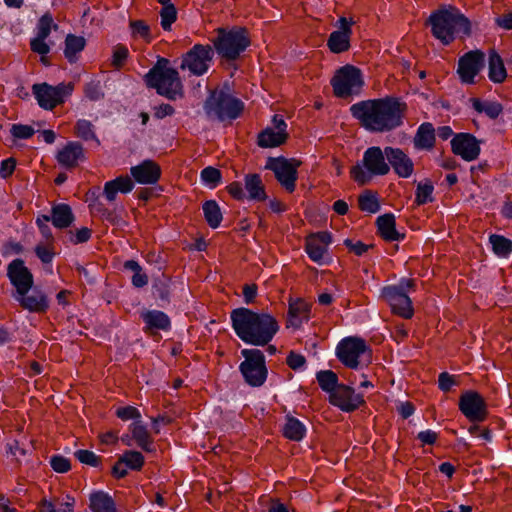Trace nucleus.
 Returning a JSON list of instances; mask_svg holds the SVG:
<instances>
[{
	"label": "nucleus",
	"mask_w": 512,
	"mask_h": 512,
	"mask_svg": "<svg viewBox=\"0 0 512 512\" xmlns=\"http://www.w3.org/2000/svg\"><path fill=\"white\" fill-rule=\"evenodd\" d=\"M286 362L291 369L298 370L304 367L306 359L302 354L290 352L287 356Z\"/></svg>",
	"instance_id": "052dcab7"
},
{
	"label": "nucleus",
	"mask_w": 512,
	"mask_h": 512,
	"mask_svg": "<svg viewBox=\"0 0 512 512\" xmlns=\"http://www.w3.org/2000/svg\"><path fill=\"white\" fill-rule=\"evenodd\" d=\"M459 410L472 422H482L488 415L484 398L475 391H466L460 396Z\"/></svg>",
	"instance_id": "2eb2a0df"
},
{
	"label": "nucleus",
	"mask_w": 512,
	"mask_h": 512,
	"mask_svg": "<svg viewBox=\"0 0 512 512\" xmlns=\"http://www.w3.org/2000/svg\"><path fill=\"white\" fill-rule=\"evenodd\" d=\"M390 172L385 148L379 146L367 148L362 160L357 162L350 170L351 178L359 185H366L374 177L385 176Z\"/></svg>",
	"instance_id": "39448f33"
},
{
	"label": "nucleus",
	"mask_w": 512,
	"mask_h": 512,
	"mask_svg": "<svg viewBox=\"0 0 512 512\" xmlns=\"http://www.w3.org/2000/svg\"><path fill=\"white\" fill-rule=\"evenodd\" d=\"M20 306L32 313H43L49 308V300L45 293L40 290H33L31 294L25 292L19 295H13Z\"/></svg>",
	"instance_id": "393cba45"
},
{
	"label": "nucleus",
	"mask_w": 512,
	"mask_h": 512,
	"mask_svg": "<svg viewBox=\"0 0 512 512\" xmlns=\"http://www.w3.org/2000/svg\"><path fill=\"white\" fill-rule=\"evenodd\" d=\"M160 24L165 31H170L172 24L177 20V10L173 4L163 6L160 10Z\"/></svg>",
	"instance_id": "8fccbe9b"
},
{
	"label": "nucleus",
	"mask_w": 512,
	"mask_h": 512,
	"mask_svg": "<svg viewBox=\"0 0 512 512\" xmlns=\"http://www.w3.org/2000/svg\"><path fill=\"white\" fill-rule=\"evenodd\" d=\"M16 168V160L14 158L4 159L0 164V177L6 179L10 177Z\"/></svg>",
	"instance_id": "e2e57ef3"
},
{
	"label": "nucleus",
	"mask_w": 512,
	"mask_h": 512,
	"mask_svg": "<svg viewBox=\"0 0 512 512\" xmlns=\"http://www.w3.org/2000/svg\"><path fill=\"white\" fill-rule=\"evenodd\" d=\"M405 105L394 98L366 100L351 106L352 115L371 132L391 131L402 124Z\"/></svg>",
	"instance_id": "f257e3e1"
},
{
	"label": "nucleus",
	"mask_w": 512,
	"mask_h": 512,
	"mask_svg": "<svg viewBox=\"0 0 512 512\" xmlns=\"http://www.w3.org/2000/svg\"><path fill=\"white\" fill-rule=\"evenodd\" d=\"M116 415L123 421L132 419L135 421H140L139 419L141 418L140 411L134 406L120 407L116 410Z\"/></svg>",
	"instance_id": "5fc2aeb1"
},
{
	"label": "nucleus",
	"mask_w": 512,
	"mask_h": 512,
	"mask_svg": "<svg viewBox=\"0 0 512 512\" xmlns=\"http://www.w3.org/2000/svg\"><path fill=\"white\" fill-rule=\"evenodd\" d=\"M148 87L156 89L157 93L174 100L182 95V83L176 69L169 66V60L159 58L156 64L145 75Z\"/></svg>",
	"instance_id": "20e7f679"
},
{
	"label": "nucleus",
	"mask_w": 512,
	"mask_h": 512,
	"mask_svg": "<svg viewBox=\"0 0 512 512\" xmlns=\"http://www.w3.org/2000/svg\"><path fill=\"white\" fill-rule=\"evenodd\" d=\"M217 32L218 36L213 44L217 53L226 59H236L250 44L246 30L243 28L230 30L219 28Z\"/></svg>",
	"instance_id": "6e6552de"
},
{
	"label": "nucleus",
	"mask_w": 512,
	"mask_h": 512,
	"mask_svg": "<svg viewBox=\"0 0 512 512\" xmlns=\"http://www.w3.org/2000/svg\"><path fill=\"white\" fill-rule=\"evenodd\" d=\"M432 35L443 45H449L462 34H471V23L467 17L456 7L448 5L440 8L429 16Z\"/></svg>",
	"instance_id": "7ed1b4c3"
},
{
	"label": "nucleus",
	"mask_w": 512,
	"mask_h": 512,
	"mask_svg": "<svg viewBox=\"0 0 512 512\" xmlns=\"http://www.w3.org/2000/svg\"><path fill=\"white\" fill-rule=\"evenodd\" d=\"M283 434L289 440L301 441L306 434V428L297 418L288 417L283 427Z\"/></svg>",
	"instance_id": "ea45409f"
},
{
	"label": "nucleus",
	"mask_w": 512,
	"mask_h": 512,
	"mask_svg": "<svg viewBox=\"0 0 512 512\" xmlns=\"http://www.w3.org/2000/svg\"><path fill=\"white\" fill-rule=\"evenodd\" d=\"M434 187L431 182H420L417 185L415 202L418 205H424L433 201Z\"/></svg>",
	"instance_id": "de8ad7c7"
},
{
	"label": "nucleus",
	"mask_w": 512,
	"mask_h": 512,
	"mask_svg": "<svg viewBox=\"0 0 512 512\" xmlns=\"http://www.w3.org/2000/svg\"><path fill=\"white\" fill-rule=\"evenodd\" d=\"M235 334L246 344L265 346L279 330L276 319L267 313H256L248 308H237L230 315Z\"/></svg>",
	"instance_id": "f03ea898"
},
{
	"label": "nucleus",
	"mask_w": 512,
	"mask_h": 512,
	"mask_svg": "<svg viewBox=\"0 0 512 512\" xmlns=\"http://www.w3.org/2000/svg\"><path fill=\"white\" fill-rule=\"evenodd\" d=\"M73 86L71 84H58L51 86L47 83L34 84L32 87L33 94L39 106L46 110H52L57 105L64 102L65 98L72 93Z\"/></svg>",
	"instance_id": "f8f14e48"
},
{
	"label": "nucleus",
	"mask_w": 512,
	"mask_h": 512,
	"mask_svg": "<svg viewBox=\"0 0 512 512\" xmlns=\"http://www.w3.org/2000/svg\"><path fill=\"white\" fill-rule=\"evenodd\" d=\"M92 209L99 213L101 218L112 223L116 224L118 222V216L114 211H111L107 208L102 207L100 203L91 204Z\"/></svg>",
	"instance_id": "bf43d9fd"
},
{
	"label": "nucleus",
	"mask_w": 512,
	"mask_h": 512,
	"mask_svg": "<svg viewBox=\"0 0 512 512\" xmlns=\"http://www.w3.org/2000/svg\"><path fill=\"white\" fill-rule=\"evenodd\" d=\"M359 208L368 213H376L380 209L377 195L371 191H366L358 198Z\"/></svg>",
	"instance_id": "49530a36"
},
{
	"label": "nucleus",
	"mask_w": 512,
	"mask_h": 512,
	"mask_svg": "<svg viewBox=\"0 0 512 512\" xmlns=\"http://www.w3.org/2000/svg\"><path fill=\"white\" fill-rule=\"evenodd\" d=\"M58 163L65 168H73L85 159L84 148L79 142L70 141L56 155Z\"/></svg>",
	"instance_id": "bb28decb"
},
{
	"label": "nucleus",
	"mask_w": 512,
	"mask_h": 512,
	"mask_svg": "<svg viewBox=\"0 0 512 512\" xmlns=\"http://www.w3.org/2000/svg\"><path fill=\"white\" fill-rule=\"evenodd\" d=\"M310 306L303 299L289 301L288 327L298 328L304 321L309 319Z\"/></svg>",
	"instance_id": "cd10ccee"
},
{
	"label": "nucleus",
	"mask_w": 512,
	"mask_h": 512,
	"mask_svg": "<svg viewBox=\"0 0 512 512\" xmlns=\"http://www.w3.org/2000/svg\"><path fill=\"white\" fill-rule=\"evenodd\" d=\"M129 432L134 437L135 444L146 452H151L153 448V439L147 427L141 421H134L129 426Z\"/></svg>",
	"instance_id": "473e14b6"
},
{
	"label": "nucleus",
	"mask_w": 512,
	"mask_h": 512,
	"mask_svg": "<svg viewBox=\"0 0 512 512\" xmlns=\"http://www.w3.org/2000/svg\"><path fill=\"white\" fill-rule=\"evenodd\" d=\"M414 286L413 279L403 278L397 285L384 287L381 296L389 304L394 314L404 319H410L414 315V309L408 293L414 289Z\"/></svg>",
	"instance_id": "423d86ee"
},
{
	"label": "nucleus",
	"mask_w": 512,
	"mask_h": 512,
	"mask_svg": "<svg viewBox=\"0 0 512 512\" xmlns=\"http://www.w3.org/2000/svg\"><path fill=\"white\" fill-rule=\"evenodd\" d=\"M243 108V103L240 100L224 92H213L204 105L206 115L220 121L236 119Z\"/></svg>",
	"instance_id": "0eeeda50"
},
{
	"label": "nucleus",
	"mask_w": 512,
	"mask_h": 512,
	"mask_svg": "<svg viewBox=\"0 0 512 512\" xmlns=\"http://www.w3.org/2000/svg\"><path fill=\"white\" fill-rule=\"evenodd\" d=\"M75 134L77 137H79L85 141L93 140L96 142L97 145H100V141L97 138L95 131H94V126L88 120L80 119L77 121V123L75 125Z\"/></svg>",
	"instance_id": "a18cd8bd"
},
{
	"label": "nucleus",
	"mask_w": 512,
	"mask_h": 512,
	"mask_svg": "<svg viewBox=\"0 0 512 512\" xmlns=\"http://www.w3.org/2000/svg\"><path fill=\"white\" fill-rule=\"evenodd\" d=\"M485 55L480 50L465 53L458 62V75L465 84H473L484 66Z\"/></svg>",
	"instance_id": "dca6fc26"
},
{
	"label": "nucleus",
	"mask_w": 512,
	"mask_h": 512,
	"mask_svg": "<svg viewBox=\"0 0 512 512\" xmlns=\"http://www.w3.org/2000/svg\"><path fill=\"white\" fill-rule=\"evenodd\" d=\"M214 52L210 45L195 44L184 56L181 69H187L195 76L205 74L211 64Z\"/></svg>",
	"instance_id": "ddd939ff"
},
{
	"label": "nucleus",
	"mask_w": 512,
	"mask_h": 512,
	"mask_svg": "<svg viewBox=\"0 0 512 512\" xmlns=\"http://www.w3.org/2000/svg\"><path fill=\"white\" fill-rule=\"evenodd\" d=\"M141 318L146 325V329L168 330L170 328V319L162 311L146 310L141 313Z\"/></svg>",
	"instance_id": "f704fd0d"
},
{
	"label": "nucleus",
	"mask_w": 512,
	"mask_h": 512,
	"mask_svg": "<svg viewBox=\"0 0 512 512\" xmlns=\"http://www.w3.org/2000/svg\"><path fill=\"white\" fill-rule=\"evenodd\" d=\"M472 107L480 114H485L491 119L497 118L502 113V105L496 101L471 99Z\"/></svg>",
	"instance_id": "58836bf2"
},
{
	"label": "nucleus",
	"mask_w": 512,
	"mask_h": 512,
	"mask_svg": "<svg viewBox=\"0 0 512 512\" xmlns=\"http://www.w3.org/2000/svg\"><path fill=\"white\" fill-rule=\"evenodd\" d=\"M414 147L418 150H431L435 144V130L431 123H422L413 139Z\"/></svg>",
	"instance_id": "7c9ffc66"
},
{
	"label": "nucleus",
	"mask_w": 512,
	"mask_h": 512,
	"mask_svg": "<svg viewBox=\"0 0 512 512\" xmlns=\"http://www.w3.org/2000/svg\"><path fill=\"white\" fill-rule=\"evenodd\" d=\"M379 234L387 241H399L404 235L396 230V221L393 214H384L377 218Z\"/></svg>",
	"instance_id": "2f4dec72"
},
{
	"label": "nucleus",
	"mask_w": 512,
	"mask_h": 512,
	"mask_svg": "<svg viewBox=\"0 0 512 512\" xmlns=\"http://www.w3.org/2000/svg\"><path fill=\"white\" fill-rule=\"evenodd\" d=\"M50 218L53 225L60 229L69 227L74 220L72 210L67 204H58L54 206L52 208V216Z\"/></svg>",
	"instance_id": "4c0bfd02"
},
{
	"label": "nucleus",
	"mask_w": 512,
	"mask_h": 512,
	"mask_svg": "<svg viewBox=\"0 0 512 512\" xmlns=\"http://www.w3.org/2000/svg\"><path fill=\"white\" fill-rule=\"evenodd\" d=\"M52 28L56 29L57 25L53 23V18L49 14H44L37 24V36L48 38Z\"/></svg>",
	"instance_id": "603ef678"
},
{
	"label": "nucleus",
	"mask_w": 512,
	"mask_h": 512,
	"mask_svg": "<svg viewBox=\"0 0 512 512\" xmlns=\"http://www.w3.org/2000/svg\"><path fill=\"white\" fill-rule=\"evenodd\" d=\"M246 198L251 201H265L267 198L265 187L260 175L247 174L244 178Z\"/></svg>",
	"instance_id": "c756f323"
},
{
	"label": "nucleus",
	"mask_w": 512,
	"mask_h": 512,
	"mask_svg": "<svg viewBox=\"0 0 512 512\" xmlns=\"http://www.w3.org/2000/svg\"><path fill=\"white\" fill-rule=\"evenodd\" d=\"M89 508L92 512H116L114 500L104 491H94L90 494Z\"/></svg>",
	"instance_id": "72a5a7b5"
},
{
	"label": "nucleus",
	"mask_w": 512,
	"mask_h": 512,
	"mask_svg": "<svg viewBox=\"0 0 512 512\" xmlns=\"http://www.w3.org/2000/svg\"><path fill=\"white\" fill-rule=\"evenodd\" d=\"M354 21L341 17L337 22V30L333 31L327 41V46L333 53H342L349 49Z\"/></svg>",
	"instance_id": "412c9836"
},
{
	"label": "nucleus",
	"mask_w": 512,
	"mask_h": 512,
	"mask_svg": "<svg viewBox=\"0 0 512 512\" xmlns=\"http://www.w3.org/2000/svg\"><path fill=\"white\" fill-rule=\"evenodd\" d=\"M45 37L37 36L30 42L31 50L41 56V62L48 65L46 55L50 52V46L46 43Z\"/></svg>",
	"instance_id": "3c124183"
},
{
	"label": "nucleus",
	"mask_w": 512,
	"mask_h": 512,
	"mask_svg": "<svg viewBox=\"0 0 512 512\" xmlns=\"http://www.w3.org/2000/svg\"><path fill=\"white\" fill-rule=\"evenodd\" d=\"M329 402L344 412H352L364 404V397L356 393L352 387L340 384L332 395H329Z\"/></svg>",
	"instance_id": "6ab92c4d"
},
{
	"label": "nucleus",
	"mask_w": 512,
	"mask_h": 512,
	"mask_svg": "<svg viewBox=\"0 0 512 512\" xmlns=\"http://www.w3.org/2000/svg\"><path fill=\"white\" fill-rule=\"evenodd\" d=\"M344 245L357 256L364 255L370 248L373 247L371 244H365L361 241H354L352 239L344 240Z\"/></svg>",
	"instance_id": "4d7b16f0"
},
{
	"label": "nucleus",
	"mask_w": 512,
	"mask_h": 512,
	"mask_svg": "<svg viewBox=\"0 0 512 512\" xmlns=\"http://www.w3.org/2000/svg\"><path fill=\"white\" fill-rule=\"evenodd\" d=\"M386 157L389 167L401 178H409L414 172V164L411 158L400 148L386 146Z\"/></svg>",
	"instance_id": "5701e85b"
},
{
	"label": "nucleus",
	"mask_w": 512,
	"mask_h": 512,
	"mask_svg": "<svg viewBox=\"0 0 512 512\" xmlns=\"http://www.w3.org/2000/svg\"><path fill=\"white\" fill-rule=\"evenodd\" d=\"M50 465L52 469L58 473H66L71 468L70 461L67 458L60 455L51 457Z\"/></svg>",
	"instance_id": "13d9d810"
},
{
	"label": "nucleus",
	"mask_w": 512,
	"mask_h": 512,
	"mask_svg": "<svg viewBox=\"0 0 512 512\" xmlns=\"http://www.w3.org/2000/svg\"><path fill=\"white\" fill-rule=\"evenodd\" d=\"M200 178L203 184L215 188L221 182V172L217 168L208 166L201 171Z\"/></svg>",
	"instance_id": "09e8293b"
},
{
	"label": "nucleus",
	"mask_w": 512,
	"mask_h": 512,
	"mask_svg": "<svg viewBox=\"0 0 512 512\" xmlns=\"http://www.w3.org/2000/svg\"><path fill=\"white\" fill-rule=\"evenodd\" d=\"M128 56V49L125 46H117L112 56V64L120 67Z\"/></svg>",
	"instance_id": "69168bd1"
},
{
	"label": "nucleus",
	"mask_w": 512,
	"mask_h": 512,
	"mask_svg": "<svg viewBox=\"0 0 512 512\" xmlns=\"http://www.w3.org/2000/svg\"><path fill=\"white\" fill-rule=\"evenodd\" d=\"M203 213L205 220L207 221L208 225L215 229L219 227L221 221H222V213L220 210L219 205L214 200L206 201L203 204Z\"/></svg>",
	"instance_id": "c03bdc74"
},
{
	"label": "nucleus",
	"mask_w": 512,
	"mask_h": 512,
	"mask_svg": "<svg viewBox=\"0 0 512 512\" xmlns=\"http://www.w3.org/2000/svg\"><path fill=\"white\" fill-rule=\"evenodd\" d=\"M452 152L465 161H474L480 154V142L469 133H459L451 140Z\"/></svg>",
	"instance_id": "aec40b11"
},
{
	"label": "nucleus",
	"mask_w": 512,
	"mask_h": 512,
	"mask_svg": "<svg viewBox=\"0 0 512 512\" xmlns=\"http://www.w3.org/2000/svg\"><path fill=\"white\" fill-rule=\"evenodd\" d=\"M241 355L244 361L240 363L239 370L244 381L251 387H261L268 376L263 352L259 349H243Z\"/></svg>",
	"instance_id": "1a4fd4ad"
},
{
	"label": "nucleus",
	"mask_w": 512,
	"mask_h": 512,
	"mask_svg": "<svg viewBox=\"0 0 512 512\" xmlns=\"http://www.w3.org/2000/svg\"><path fill=\"white\" fill-rule=\"evenodd\" d=\"M273 127H268L264 129L258 135V145L264 148H273L280 146L287 139V124L286 122L279 116L275 115L273 117Z\"/></svg>",
	"instance_id": "4be33fe9"
},
{
	"label": "nucleus",
	"mask_w": 512,
	"mask_h": 512,
	"mask_svg": "<svg viewBox=\"0 0 512 512\" xmlns=\"http://www.w3.org/2000/svg\"><path fill=\"white\" fill-rule=\"evenodd\" d=\"M7 277L15 287L13 295L29 292L33 286L34 279L32 273L25 266L21 259H14L7 267Z\"/></svg>",
	"instance_id": "a211bd4d"
},
{
	"label": "nucleus",
	"mask_w": 512,
	"mask_h": 512,
	"mask_svg": "<svg viewBox=\"0 0 512 512\" xmlns=\"http://www.w3.org/2000/svg\"><path fill=\"white\" fill-rule=\"evenodd\" d=\"M50 220H51L50 216H47V215H42V216L38 217L36 220V223L38 225V228H39L41 234L48 241L52 240V232L48 225Z\"/></svg>",
	"instance_id": "680f3d73"
},
{
	"label": "nucleus",
	"mask_w": 512,
	"mask_h": 512,
	"mask_svg": "<svg viewBox=\"0 0 512 512\" xmlns=\"http://www.w3.org/2000/svg\"><path fill=\"white\" fill-rule=\"evenodd\" d=\"M134 183L128 176H119L113 180L107 181L104 185L103 194L109 202L116 199L117 193H129L133 190Z\"/></svg>",
	"instance_id": "c85d7f7f"
},
{
	"label": "nucleus",
	"mask_w": 512,
	"mask_h": 512,
	"mask_svg": "<svg viewBox=\"0 0 512 512\" xmlns=\"http://www.w3.org/2000/svg\"><path fill=\"white\" fill-rule=\"evenodd\" d=\"M489 242L493 252L499 257L506 258L512 253V240L502 235H490Z\"/></svg>",
	"instance_id": "37998d69"
},
{
	"label": "nucleus",
	"mask_w": 512,
	"mask_h": 512,
	"mask_svg": "<svg viewBox=\"0 0 512 512\" xmlns=\"http://www.w3.org/2000/svg\"><path fill=\"white\" fill-rule=\"evenodd\" d=\"M227 192L236 200H244L246 198L245 187L240 182H232L227 187Z\"/></svg>",
	"instance_id": "0e129e2a"
},
{
	"label": "nucleus",
	"mask_w": 512,
	"mask_h": 512,
	"mask_svg": "<svg viewBox=\"0 0 512 512\" xmlns=\"http://www.w3.org/2000/svg\"><path fill=\"white\" fill-rule=\"evenodd\" d=\"M133 179L143 185H152L159 181L161 177V168L153 160H144L136 166L130 168Z\"/></svg>",
	"instance_id": "b1692460"
},
{
	"label": "nucleus",
	"mask_w": 512,
	"mask_h": 512,
	"mask_svg": "<svg viewBox=\"0 0 512 512\" xmlns=\"http://www.w3.org/2000/svg\"><path fill=\"white\" fill-rule=\"evenodd\" d=\"M10 132L17 139H29L35 133L33 127L22 124H13Z\"/></svg>",
	"instance_id": "6e6d98bb"
},
{
	"label": "nucleus",
	"mask_w": 512,
	"mask_h": 512,
	"mask_svg": "<svg viewBox=\"0 0 512 512\" xmlns=\"http://www.w3.org/2000/svg\"><path fill=\"white\" fill-rule=\"evenodd\" d=\"M316 379L320 388L332 395V393L338 388L340 385L338 383V376L335 372L331 370H321L317 372Z\"/></svg>",
	"instance_id": "a19ab883"
},
{
	"label": "nucleus",
	"mask_w": 512,
	"mask_h": 512,
	"mask_svg": "<svg viewBox=\"0 0 512 512\" xmlns=\"http://www.w3.org/2000/svg\"><path fill=\"white\" fill-rule=\"evenodd\" d=\"M86 40L82 36L68 34L65 39L64 56L70 63L78 60V55L84 50Z\"/></svg>",
	"instance_id": "e433bc0d"
},
{
	"label": "nucleus",
	"mask_w": 512,
	"mask_h": 512,
	"mask_svg": "<svg viewBox=\"0 0 512 512\" xmlns=\"http://www.w3.org/2000/svg\"><path fill=\"white\" fill-rule=\"evenodd\" d=\"M417 438L421 441L423 445H432L436 442L438 435L433 430H425L418 433Z\"/></svg>",
	"instance_id": "774afa93"
},
{
	"label": "nucleus",
	"mask_w": 512,
	"mask_h": 512,
	"mask_svg": "<svg viewBox=\"0 0 512 512\" xmlns=\"http://www.w3.org/2000/svg\"><path fill=\"white\" fill-rule=\"evenodd\" d=\"M363 83L361 71L351 65L339 68L331 79L333 92L340 98L359 94Z\"/></svg>",
	"instance_id": "9d476101"
},
{
	"label": "nucleus",
	"mask_w": 512,
	"mask_h": 512,
	"mask_svg": "<svg viewBox=\"0 0 512 512\" xmlns=\"http://www.w3.org/2000/svg\"><path fill=\"white\" fill-rule=\"evenodd\" d=\"M488 77L494 83H502L507 77L503 60L495 50H490L488 59Z\"/></svg>",
	"instance_id": "c9c22d12"
},
{
	"label": "nucleus",
	"mask_w": 512,
	"mask_h": 512,
	"mask_svg": "<svg viewBox=\"0 0 512 512\" xmlns=\"http://www.w3.org/2000/svg\"><path fill=\"white\" fill-rule=\"evenodd\" d=\"M144 465V457L138 451L129 450L123 453L112 469L113 475L120 479L127 475V469L140 470Z\"/></svg>",
	"instance_id": "a878e982"
},
{
	"label": "nucleus",
	"mask_w": 512,
	"mask_h": 512,
	"mask_svg": "<svg viewBox=\"0 0 512 512\" xmlns=\"http://www.w3.org/2000/svg\"><path fill=\"white\" fill-rule=\"evenodd\" d=\"M129 28L134 39H140L145 43H150L154 39L150 26L143 20L130 21Z\"/></svg>",
	"instance_id": "79ce46f5"
},
{
	"label": "nucleus",
	"mask_w": 512,
	"mask_h": 512,
	"mask_svg": "<svg viewBox=\"0 0 512 512\" xmlns=\"http://www.w3.org/2000/svg\"><path fill=\"white\" fill-rule=\"evenodd\" d=\"M438 384H439V388L444 391V392H447L449 391L452 386L455 384V380L453 378V376H451L450 374H448L447 372H442L440 375H439V378H438Z\"/></svg>",
	"instance_id": "338daca9"
},
{
	"label": "nucleus",
	"mask_w": 512,
	"mask_h": 512,
	"mask_svg": "<svg viewBox=\"0 0 512 512\" xmlns=\"http://www.w3.org/2000/svg\"><path fill=\"white\" fill-rule=\"evenodd\" d=\"M301 162L295 158L277 157L268 158L265 168L273 171L275 178L288 192H293L296 187L297 170Z\"/></svg>",
	"instance_id": "9b49d317"
},
{
	"label": "nucleus",
	"mask_w": 512,
	"mask_h": 512,
	"mask_svg": "<svg viewBox=\"0 0 512 512\" xmlns=\"http://www.w3.org/2000/svg\"><path fill=\"white\" fill-rule=\"evenodd\" d=\"M76 459L86 465L97 467L100 464V457L90 450H77L74 453Z\"/></svg>",
	"instance_id": "864d4df0"
},
{
	"label": "nucleus",
	"mask_w": 512,
	"mask_h": 512,
	"mask_svg": "<svg viewBox=\"0 0 512 512\" xmlns=\"http://www.w3.org/2000/svg\"><path fill=\"white\" fill-rule=\"evenodd\" d=\"M366 342L359 337H346L336 347V356L348 368L356 369L359 358L367 351Z\"/></svg>",
	"instance_id": "4468645a"
},
{
	"label": "nucleus",
	"mask_w": 512,
	"mask_h": 512,
	"mask_svg": "<svg viewBox=\"0 0 512 512\" xmlns=\"http://www.w3.org/2000/svg\"><path fill=\"white\" fill-rule=\"evenodd\" d=\"M331 242L332 236L327 231L311 234L306 238L305 251L313 262L323 265L329 260L328 247Z\"/></svg>",
	"instance_id": "f3484780"
}]
</instances>
